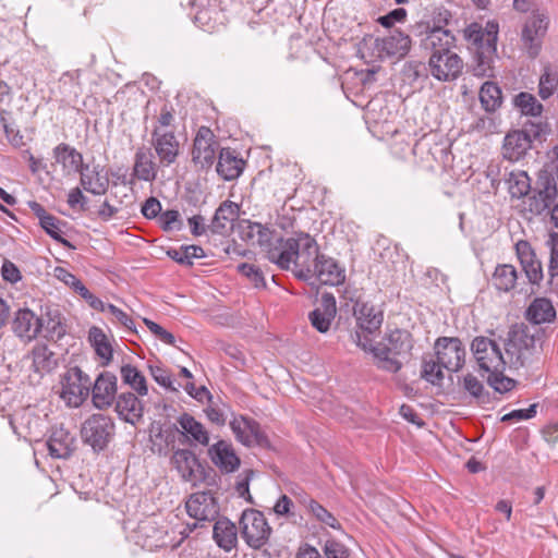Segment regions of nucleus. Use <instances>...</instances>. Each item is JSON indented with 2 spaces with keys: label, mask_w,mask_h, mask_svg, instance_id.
I'll return each mask as SVG.
<instances>
[{
  "label": "nucleus",
  "mask_w": 558,
  "mask_h": 558,
  "mask_svg": "<svg viewBox=\"0 0 558 558\" xmlns=\"http://www.w3.org/2000/svg\"><path fill=\"white\" fill-rule=\"evenodd\" d=\"M167 254L171 259L184 266H192L193 258H204L206 256L203 247L198 245H183L180 248H171Z\"/></svg>",
  "instance_id": "nucleus-49"
},
{
  "label": "nucleus",
  "mask_w": 558,
  "mask_h": 558,
  "mask_svg": "<svg viewBox=\"0 0 558 558\" xmlns=\"http://www.w3.org/2000/svg\"><path fill=\"white\" fill-rule=\"evenodd\" d=\"M435 353L440 365L449 372L460 371L465 362V348L457 337H440L435 342Z\"/></svg>",
  "instance_id": "nucleus-11"
},
{
  "label": "nucleus",
  "mask_w": 558,
  "mask_h": 558,
  "mask_svg": "<svg viewBox=\"0 0 558 558\" xmlns=\"http://www.w3.org/2000/svg\"><path fill=\"white\" fill-rule=\"evenodd\" d=\"M412 153L425 163L426 168L434 169V161L445 162L448 157V147L435 133L423 135L416 141Z\"/></svg>",
  "instance_id": "nucleus-13"
},
{
  "label": "nucleus",
  "mask_w": 558,
  "mask_h": 558,
  "mask_svg": "<svg viewBox=\"0 0 558 558\" xmlns=\"http://www.w3.org/2000/svg\"><path fill=\"white\" fill-rule=\"evenodd\" d=\"M207 453L210 461L223 473H233L240 468L241 460L227 440L220 439L209 446Z\"/></svg>",
  "instance_id": "nucleus-20"
},
{
  "label": "nucleus",
  "mask_w": 558,
  "mask_h": 558,
  "mask_svg": "<svg viewBox=\"0 0 558 558\" xmlns=\"http://www.w3.org/2000/svg\"><path fill=\"white\" fill-rule=\"evenodd\" d=\"M230 427L236 440L246 447H267L269 445L267 436L255 420L245 416L234 417L230 422Z\"/></svg>",
  "instance_id": "nucleus-16"
},
{
  "label": "nucleus",
  "mask_w": 558,
  "mask_h": 558,
  "mask_svg": "<svg viewBox=\"0 0 558 558\" xmlns=\"http://www.w3.org/2000/svg\"><path fill=\"white\" fill-rule=\"evenodd\" d=\"M41 319L48 340L57 342L66 335L65 319L58 310L47 311L46 317Z\"/></svg>",
  "instance_id": "nucleus-41"
},
{
  "label": "nucleus",
  "mask_w": 558,
  "mask_h": 558,
  "mask_svg": "<svg viewBox=\"0 0 558 558\" xmlns=\"http://www.w3.org/2000/svg\"><path fill=\"white\" fill-rule=\"evenodd\" d=\"M542 189L538 192V196L543 202V205L538 210L549 208L557 197V185L554 178H545L541 181Z\"/></svg>",
  "instance_id": "nucleus-55"
},
{
  "label": "nucleus",
  "mask_w": 558,
  "mask_h": 558,
  "mask_svg": "<svg viewBox=\"0 0 558 558\" xmlns=\"http://www.w3.org/2000/svg\"><path fill=\"white\" fill-rule=\"evenodd\" d=\"M88 341L94 348L96 354L104 360V365H107L112 360L113 350L102 329L97 326L90 327L88 331Z\"/></svg>",
  "instance_id": "nucleus-44"
},
{
  "label": "nucleus",
  "mask_w": 558,
  "mask_h": 558,
  "mask_svg": "<svg viewBox=\"0 0 558 558\" xmlns=\"http://www.w3.org/2000/svg\"><path fill=\"white\" fill-rule=\"evenodd\" d=\"M283 247L270 252V262L282 270H289L293 265V272L298 279L308 281L324 253L320 252L316 240L306 232H295L294 236L286 239Z\"/></svg>",
  "instance_id": "nucleus-1"
},
{
  "label": "nucleus",
  "mask_w": 558,
  "mask_h": 558,
  "mask_svg": "<svg viewBox=\"0 0 558 558\" xmlns=\"http://www.w3.org/2000/svg\"><path fill=\"white\" fill-rule=\"evenodd\" d=\"M514 106L522 114L537 117L543 111V105L530 93L521 92L513 98Z\"/></svg>",
  "instance_id": "nucleus-52"
},
{
  "label": "nucleus",
  "mask_w": 558,
  "mask_h": 558,
  "mask_svg": "<svg viewBox=\"0 0 558 558\" xmlns=\"http://www.w3.org/2000/svg\"><path fill=\"white\" fill-rule=\"evenodd\" d=\"M550 260L548 272L551 279L558 276V233H551L549 239Z\"/></svg>",
  "instance_id": "nucleus-63"
},
{
  "label": "nucleus",
  "mask_w": 558,
  "mask_h": 558,
  "mask_svg": "<svg viewBox=\"0 0 558 558\" xmlns=\"http://www.w3.org/2000/svg\"><path fill=\"white\" fill-rule=\"evenodd\" d=\"M143 403L132 392H122L118 396L116 411L128 423L135 425L143 417Z\"/></svg>",
  "instance_id": "nucleus-35"
},
{
  "label": "nucleus",
  "mask_w": 558,
  "mask_h": 558,
  "mask_svg": "<svg viewBox=\"0 0 558 558\" xmlns=\"http://www.w3.org/2000/svg\"><path fill=\"white\" fill-rule=\"evenodd\" d=\"M179 432L177 424H171L166 428L161 425L153 428L150 435L151 451L159 456H167L170 448H173L175 441V434Z\"/></svg>",
  "instance_id": "nucleus-38"
},
{
  "label": "nucleus",
  "mask_w": 558,
  "mask_h": 558,
  "mask_svg": "<svg viewBox=\"0 0 558 558\" xmlns=\"http://www.w3.org/2000/svg\"><path fill=\"white\" fill-rule=\"evenodd\" d=\"M213 538L219 548L229 553L238 546V527L228 518H220L214 524Z\"/></svg>",
  "instance_id": "nucleus-34"
},
{
  "label": "nucleus",
  "mask_w": 558,
  "mask_h": 558,
  "mask_svg": "<svg viewBox=\"0 0 558 558\" xmlns=\"http://www.w3.org/2000/svg\"><path fill=\"white\" fill-rule=\"evenodd\" d=\"M478 96L482 108L486 112H495L502 105V92L495 82H485L480 89Z\"/></svg>",
  "instance_id": "nucleus-42"
},
{
  "label": "nucleus",
  "mask_w": 558,
  "mask_h": 558,
  "mask_svg": "<svg viewBox=\"0 0 558 558\" xmlns=\"http://www.w3.org/2000/svg\"><path fill=\"white\" fill-rule=\"evenodd\" d=\"M538 331L537 327L525 324L511 326L505 340V351L510 367L520 368L530 360Z\"/></svg>",
  "instance_id": "nucleus-5"
},
{
  "label": "nucleus",
  "mask_w": 558,
  "mask_h": 558,
  "mask_svg": "<svg viewBox=\"0 0 558 558\" xmlns=\"http://www.w3.org/2000/svg\"><path fill=\"white\" fill-rule=\"evenodd\" d=\"M43 327V319L37 317L29 308H20L15 312L12 329L19 338L27 341L34 340Z\"/></svg>",
  "instance_id": "nucleus-21"
},
{
  "label": "nucleus",
  "mask_w": 558,
  "mask_h": 558,
  "mask_svg": "<svg viewBox=\"0 0 558 558\" xmlns=\"http://www.w3.org/2000/svg\"><path fill=\"white\" fill-rule=\"evenodd\" d=\"M239 529L245 544L255 550L264 547L272 533L264 513L256 509H245L242 512Z\"/></svg>",
  "instance_id": "nucleus-7"
},
{
  "label": "nucleus",
  "mask_w": 558,
  "mask_h": 558,
  "mask_svg": "<svg viewBox=\"0 0 558 558\" xmlns=\"http://www.w3.org/2000/svg\"><path fill=\"white\" fill-rule=\"evenodd\" d=\"M527 319L531 326L537 327L543 323H549L556 317V310L547 299H535L526 311Z\"/></svg>",
  "instance_id": "nucleus-40"
},
{
  "label": "nucleus",
  "mask_w": 558,
  "mask_h": 558,
  "mask_svg": "<svg viewBox=\"0 0 558 558\" xmlns=\"http://www.w3.org/2000/svg\"><path fill=\"white\" fill-rule=\"evenodd\" d=\"M121 378L124 384L129 385L140 396L144 397L148 393L146 379L144 375L133 365L125 364L121 367Z\"/></svg>",
  "instance_id": "nucleus-48"
},
{
  "label": "nucleus",
  "mask_w": 558,
  "mask_h": 558,
  "mask_svg": "<svg viewBox=\"0 0 558 558\" xmlns=\"http://www.w3.org/2000/svg\"><path fill=\"white\" fill-rule=\"evenodd\" d=\"M422 46L430 50L432 54L449 52L456 46V37L441 25L427 26L426 35L422 39Z\"/></svg>",
  "instance_id": "nucleus-25"
},
{
  "label": "nucleus",
  "mask_w": 558,
  "mask_h": 558,
  "mask_svg": "<svg viewBox=\"0 0 558 558\" xmlns=\"http://www.w3.org/2000/svg\"><path fill=\"white\" fill-rule=\"evenodd\" d=\"M177 425L180 426L179 432L185 436L191 444H198L204 447L209 445V433L205 426L195 420L194 416L184 412L177 420Z\"/></svg>",
  "instance_id": "nucleus-32"
},
{
  "label": "nucleus",
  "mask_w": 558,
  "mask_h": 558,
  "mask_svg": "<svg viewBox=\"0 0 558 558\" xmlns=\"http://www.w3.org/2000/svg\"><path fill=\"white\" fill-rule=\"evenodd\" d=\"M463 388L474 398L481 399L484 395L483 384L472 374L463 378Z\"/></svg>",
  "instance_id": "nucleus-64"
},
{
  "label": "nucleus",
  "mask_w": 558,
  "mask_h": 558,
  "mask_svg": "<svg viewBox=\"0 0 558 558\" xmlns=\"http://www.w3.org/2000/svg\"><path fill=\"white\" fill-rule=\"evenodd\" d=\"M218 142L208 126H201L193 141L192 161L199 169L210 168L216 159Z\"/></svg>",
  "instance_id": "nucleus-12"
},
{
  "label": "nucleus",
  "mask_w": 558,
  "mask_h": 558,
  "mask_svg": "<svg viewBox=\"0 0 558 558\" xmlns=\"http://www.w3.org/2000/svg\"><path fill=\"white\" fill-rule=\"evenodd\" d=\"M255 244H257L263 252H265L267 259L270 262V252L274 248L283 247V243L286 239L277 235L275 230L269 229L268 227L260 223V230L255 232Z\"/></svg>",
  "instance_id": "nucleus-46"
},
{
  "label": "nucleus",
  "mask_w": 558,
  "mask_h": 558,
  "mask_svg": "<svg viewBox=\"0 0 558 558\" xmlns=\"http://www.w3.org/2000/svg\"><path fill=\"white\" fill-rule=\"evenodd\" d=\"M143 322L160 341L170 345H174L175 338L171 332L148 318H144Z\"/></svg>",
  "instance_id": "nucleus-62"
},
{
  "label": "nucleus",
  "mask_w": 558,
  "mask_h": 558,
  "mask_svg": "<svg viewBox=\"0 0 558 558\" xmlns=\"http://www.w3.org/2000/svg\"><path fill=\"white\" fill-rule=\"evenodd\" d=\"M508 191L513 198L525 196L531 189L530 178L523 170H512L505 174Z\"/></svg>",
  "instance_id": "nucleus-45"
},
{
  "label": "nucleus",
  "mask_w": 558,
  "mask_h": 558,
  "mask_svg": "<svg viewBox=\"0 0 558 558\" xmlns=\"http://www.w3.org/2000/svg\"><path fill=\"white\" fill-rule=\"evenodd\" d=\"M413 349V338L411 332L405 329H395L387 333L380 342L372 345L369 342L368 350L376 360L378 368L398 373L403 361L410 360Z\"/></svg>",
  "instance_id": "nucleus-3"
},
{
  "label": "nucleus",
  "mask_w": 558,
  "mask_h": 558,
  "mask_svg": "<svg viewBox=\"0 0 558 558\" xmlns=\"http://www.w3.org/2000/svg\"><path fill=\"white\" fill-rule=\"evenodd\" d=\"M240 207L236 203L225 201L216 209L208 229L215 234H227L233 228V222L238 219Z\"/></svg>",
  "instance_id": "nucleus-28"
},
{
  "label": "nucleus",
  "mask_w": 558,
  "mask_h": 558,
  "mask_svg": "<svg viewBox=\"0 0 558 558\" xmlns=\"http://www.w3.org/2000/svg\"><path fill=\"white\" fill-rule=\"evenodd\" d=\"M174 108L163 105L155 118L150 132V145L161 168L177 163L181 153L182 143L174 126Z\"/></svg>",
  "instance_id": "nucleus-2"
},
{
  "label": "nucleus",
  "mask_w": 558,
  "mask_h": 558,
  "mask_svg": "<svg viewBox=\"0 0 558 558\" xmlns=\"http://www.w3.org/2000/svg\"><path fill=\"white\" fill-rule=\"evenodd\" d=\"M113 435L114 423L111 417L104 414H93L82 424V440L95 452L105 450Z\"/></svg>",
  "instance_id": "nucleus-8"
},
{
  "label": "nucleus",
  "mask_w": 558,
  "mask_h": 558,
  "mask_svg": "<svg viewBox=\"0 0 558 558\" xmlns=\"http://www.w3.org/2000/svg\"><path fill=\"white\" fill-rule=\"evenodd\" d=\"M136 536L142 547L150 551L168 546L167 532L150 519L138 524Z\"/></svg>",
  "instance_id": "nucleus-26"
},
{
  "label": "nucleus",
  "mask_w": 558,
  "mask_h": 558,
  "mask_svg": "<svg viewBox=\"0 0 558 558\" xmlns=\"http://www.w3.org/2000/svg\"><path fill=\"white\" fill-rule=\"evenodd\" d=\"M353 316L357 330L351 336L352 340L356 345L367 351L371 340L366 335H372L380 328L384 314L374 304L359 299L353 305Z\"/></svg>",
  "instance_id": "nucleus-6"
},
{
  "label": "nucleus",
  "mask_w": 558,
  "mask_h": 558,
  "mask_svg": "<svg viewBox=\"0 0 558 558\" xmlns=\"http://www.w3.org/2000/svg\"><path fill=\"white\" fill-rule=\"evenodd\" d=\"M517 255L529 281L533 284L538 283L543 279L542 264L536 258L527 241H519L515 244Z\"/></svg>",
  "instance_id": "nucleus-30"
},
{
  "label": "nucleus",
  "mask_w": 558,
  "mask_h": 558,
  "mask_svg": "<svg viewBox=\"0 0 558 558\" xmlns=\"http://www.w3.org/2000/svg\"><path fill=\"white\" fill-rule=\"evenodd\" d=\"M238 271L246 277L255 288H265L266 281L263 271L253 264L242 263L238 265Z\"/></svg>",
  "instance_id": "nucleus-56"
},
{
  "label": "nucleus",
  "mask_w": 558,
  "mask_h": 558,
  "mask_svg": "<svg viewBox=\"0 0 558 558\" xmlns=\"http://www.w3.org/2000/svg\"><path fill=\"white\" fill-rule=\"evenodd\" d=\"M324 554L326 558H349L348 548L335 539L326 541Z\"/></svg>",
  "instance_id": "nucleus-61"
},
{
  "label": "nucleus",
  "mask_w": 558,
  "mask_h": 558,
  "mask_svg": "<svg viewBox=\"0 0 558 558\" xmlns=\"http://www.w3.org/2000/svg\"><path fill=\"white\" fill-rule=\"evenodd\" d=\"M260 230V223L251 221L248 219L240 220L238 223V231L240 234V238L243 241L250 242L252 244H255V232H258Z\"/></svg>",
  "instance_id": "nucleus-60"
},
{
  "label": "nucleus",
  "mask_w": 558,
  "mask_h": 558,
  "mask_svg": "<svg viewBox=\"0 0 558 558\" xmlns=\"http://www.w3.org/2000/svg\"><path fill=\"white\" fill-rule=\"evenodd\" d=\"M307 511L320 523H324L332 529L340 526L338 520L333 517V514L317 501H315V504L312 505V507Z\"/></svg>",
  "instance_id": "nucleus-59"
},
{
  "label": "nucleus",
  "mask_w": 558,
  "mask_h": 558,
  "mask_svg": "<svg viewBox=\"0 0 558 558\" xmlns=\"http://www.w3.org/2000/svg\"><path fill=\"white\" fill-rule=\"evenodd\" d=\"M466 36L473 41L474 64L473 73L478 77H494V60L497 52L498 25L488 23L486 31L477 24H472Z\"/></svg>",
  "instance_id": "nucleus-4"
},
{
  "label": "nucleus",
  "mask_w": 558,
  "mask_h": 558,
  "mask_svg": "<svg viewBox=\"0 0 558 558\" xmlns=\"http://www.w3.org/2000/svg\"><path fill=\"white\" fill-rule=\"evenodd\" d=\"M505 371H488L487 384L497 392L506 393L515 386V380L504 375Z\"/></svg>",
  "instance_id": "nucleus-54"
},
{
  "label": "nucleus",
  "mask_w": 558,
  "mask_h": 558,
  "mask_svg": "<svg viewBox=\"0 0 558 558\" xmlns=\"http://www.w3.org/2000/svg\"><path fill=\"white\" fill-rule=\"evenodd\" d=\"M532 140L529 129L514 130L504 141V156L509 160H519L531 148Z\"/></svg>",
  "instance_id": "nucleus-31"
},
{
  "label": "nucleus",
  "mask_w": 558,
  "mask_h": 558,
  "mask_svg": "<svg viewBox=\"0 0 558 558\" xmlns=\"http://www.w3.org/2000/svg\"><path fill=\"white\" fill-rule=\"evenodd\" d=\"M80 184L88 193L93 195H104L107 193L109 187V177L104 171V167L95 165H83L82 169L78 170Z\"/></svg>",
  "instance_id": "nucleus-23"
},
{
  "label": "nucleus",
  "mask_w": 558,
  "mask_h": 558,
  "mask_svg": "<svg viewBox=\"0 0 558 558\" xmlns=\"http://www.w3.org/2000/svg\"><path fill=\"white\" fill-rule=\"evenodd\" d=\"M46 446L51 458L69 459L76 449V438L61 424L51 428Z\"/></svg>",
  "instance_id": "nucleus-19"
},
{
  "label": "nucleus",
  "mask_w": 558,
  "mask_h": 558,
  "mask_svg": "<svg viewBox=\"0 0 558 558\" xmlns=\"http://www.w3.org/2000/svg\"><path fill=\"white\" fill-rule=\"evenodd\" d=\"M171 463L177 469L184 482H193V485H196V470L201 468V463L192 450H173Z\"/></svg>",
  "instance_id": "nucleus-33"
},
{
  "label": "nucleus",
  "mask_w": 558,
  "mask_h": 558,
  "mask_svg": "<svg viewBox=\"0 0 558 558\" xmlns=\"http://www.w3.org/2000/svg\"><path fill=\"white\" fill-rule=\"evenodd\" d=\"M314 278L323 284L339 286L345 280V270L336 259L323 254L316 267V271L313 272V279Z\"/></svg>",
  "instance_id": "nucleus-29"
},
{
  "label": "nucleus",
  "mask_w": 558,
  "mask_h": 558,
  "mask_svg": "<svg viewBox=\"0 0 558 558\" xmlns=\"http://www.w3.org/2000/svg\"><path fill=\"white\" fill-rule=\"evenodd\" d=\"M374 48L377 51L376 57L384 59L387 57H404L411 48V39L399 29H392L388 35L374 39Z\"/></svg>",
  "instance_id": "nucleus-18"
},
{
  "label": "nucleus",
  "mask_w": 558,
  "mask_h": 558,
  "mask_svg": "<svg viewBox=\"0 0 558 558\" xmlns=\"http://www.w3.org/2000/svg\"><path fill=\"white\" fill-rule=\"evenodd\" d=\"M16 424L24 428L25 436H28L31 439H35L43 433L41 417L31 410H23L10 418V425L14 433L22 434L19 432Z\"/></svg>",
  "instance_id": "nucleus-39"
},
{
  "label": "nucleus",
  "mask_w": 558,
  "mask_h": 558,
  "mask_svg": "<svg viewBox=\"0 0 558 558\" xmlns=\"http://www.w3.org/2000/svg\"><path fill=\"white\" fill-rule=\"evenodd\" d=\"M32 356L35 372L49 373L58 365L54 353L47 344H36L32 350Z\"/></svg>",
  "instance_id": "nucleus-43"
},
{
  "label": "nucleus",
  "mask_w": 558,
  "mask_h": 558,
  "mask_svg": "<svg viewBox=\"0 0 558 558\" xmlns=\"http://www.w3.org/2000/svg\"><path fill=\"white\" fill-rule=\"evenodd\" d=\"M149 373L151 377L155 379L157 384L165 387L166 389L178 392L180 384L178 386L174 385V380L172 379L169 372L161 366L158 365H149Z\"/></svg>",
  "instance_id": "nucleus-57"
},
{
  "label": "nucleus",
  "mask_w": 558,
  "mask_h": 558,
  "mask_svg": "<svg viewBox=\"0 0 558 558\" xmlns=\"http://www.w3.org/2000/svg\"><path fill=\"white\" fill-rule=\"evenodd\" d=\"M40 227L49 234L54 241L59 242L66 248L74 250L75 246L62 236V227L66 225L65 221L60 220L53 215H49L40 223Z\"/></svg>",
  "instance_id": "nucleus-51"
},
{
  "label": "nucleus",
  "mask_w": 558,
  "mask_h": 558,
  "mask_svg": "<svg viewBox=\"0 0 558 558\" xmlns=\"http://www.w3.org/2000/svg\"><path fill=\"white\" fill-rule=\"evenodd\" d=\"M53 158L59 163L65 173L78 172L82 169L83 155L74 147L66 143H60L53 150Z\"/></svg>",
  "instance_id": "nucleus-37"
},
{
  "label": "nucleus",
  "mask_w": 558,
  "mask_h": 558,
  "mask_svg": "<svg viewBox=\"0 0 558 558\" xmlns=\"http://www.w3.org/2000/svg\"><path fill=\"white\" fill-rule=\"evenodd\" d=\"M548 19L543 14L533 15L522 28V47L531 58H536L542 48V40L546 34Z\"/></svg>",
  "instance_id": "nucleus-17"
},
{
  "label": "nucleus",
  "mask_w": 558,
  "mask_h": 558,
  "mask_svg": "<svg viewBox=\"0 0 558 558\" xmlns=\"http://www.w3.org/2000/svg\"><path fill=\"white\" fill-rule=\"evenodd\" d=\"M471 351L482 372L506 369L507 360L498 343L487 337H475L471 343Z\"/></svg>",
  "instance_id": "nucleus-9"
},
{
  "label": "nucleus",
  "mask_w": 558,
  "mask_h": 558,
  "mask_svg": "<svg viewBox=\"0 0 558 558\" xmlns=\"http://www.w3.org/2000/svg\"><path fill=\"white\" fill-rule=\"evenodd\" d=\"M61 385V397L69 405L78 407L88 397L92 380L80 367L74 366L63 375Z\"/></svg>",
  "instance_id": "nucleus-10"
},
{
  "label": "nucleus",
  "mask_w": 558,
  "mask_h": 558,
  "mask_svg": "<svg viewBox=\"0 0 558 558\" xmlns=\"http://www.w3.org/2000/svg\"><path fill=\"white\" fill-rule=\"evenodd\" d=\"M428 65L430 74L441 82L457 80L463 70L462 59L451 50L440 54H430Z\"/></svg>",
  "instance_id": "nucleus-15"
},
{
  "label": "nucleus",
  "mask_w": 558,
  "mask_h": 558,
  "mask_svg": "<svg viewBox=\"0 0 558 558\" xmlns=\"http://www.w3.org/2000/svg\"><path fill=\"white\" fill-rule=\"evenodd\" d=\"M518 276L512 265H498L493 274L492 282L494 287L502 292H508L515 287Z\"/></svg>",
  "instance_id": "nucleus-47"
},
{
  "label": "nucleus",
  "mask_w": 558,
  "mask_h": 558,
  "mask_svg": "<svg viewBox=\"0 0 558 558\" xmlns=\"http://www.w3.org/2000/svg\"><path fill=\"white\" fill-rule=\"evenodd\" d=\"M151 148L145 146L136 149L133 163V177L145 182H153L158 174L159 161Z\"/></svg>",
  "instance_id": "nucleus-24"
},
{
  "label": "nucleus",
  "mask_w": 558,
  "mask_h": 558,
  "mask_svg": "<svg viewBox=\"0 0 558 558\" xmlns=\"http://www.w3.org/2000/svg\"><path fill=\"white\" fill-rule=\"evenodd\" d=\"M187 514L197 521H211L219 514V504L210 490L196 492L185 502Z\"/></svg>",
  "instance_id": "nucleus-14"
},
{
  "label": "nucleus",
  "mask_w": 558,
  "mask_h": 558,
  "mask_svg": "<svg viewBox=\"0 0 558 558\" xmlns=\"http://www.w3.org/2000/svg\"><path fill=\"white\" fill-rule=\"evenodd\" d=\"M244 160L230 148H222L216 166L217 173L227 181L236 179L243 171Z\"/></svg>",
  "instance_id": "nucleus-36"
},
{
  "label": "nucleus",
  "mask_w": 558,
  "mask_h": 558,
  "mask_svg": "<svg viewBox=\"0 0 558 558\" xmlns=\"http://www.w3.org/2000/svg\"><path fill=\"white\" fill-rule=\"evenodd\" d=\"M440 363L434 360H423L421 377L432 385H440L444 379Z\"/></svg>",
  "instance_id": "nucleus-53"
},
{
  "label": "nucleus",
  "mask_w": 558,
  "mask_h": 558,
  "mask_svg": "<svg viewBox=\"0 0 558 558\" xmlns=\"http://www.w3.org/2000/svg\"><path fill=\"white\" fill-rule=\"evenodd\" d=\"M337 314L336 298L332 293H323L320 304L308 314L311 325L319 332L329 330Z\"/></svg>",
  "instance_id": "nucleus-22"
},
{
  "label": "nucleus",
  "mask_w": 558,
  "mask_h": 558,
  "mask_svg": "<svg viewBox=\"0 0 558 558\" xmlns=\"http://www.w3.org/2000/svg\"><path fill=\"white\" fill-rule=\"evenodd\" d=\"M93 403L97 409H105L112 404L117 393L116 375L104 372L98 375L93 386Z\"/></svg>",
  "instance_id": "nucleus-27"
},
{
  "label": "nucleus",
  "mask_w": 558,
  "mask_h": 558,
  "mask_svg": "<svg viewBox=\"0 0 558 558\" xmlns=\"http://www.w3.org/2000/svg\"><path fill=\"white\" fill-rule=\"evenodd\" d=\"M159 225L163 231L181 230L182 220L178 210L170 209L161 213L158 217Z\"/></svg>",
  "instance_id": "nucleus-58"
},
{
  "label": "nucleus",
  "mask_w": 558,
  "mask_h": 558,
  "mask_svg": "<svg viewBox=\"0 0 558 558\" xmlns=\"http://www.w3.org/2000/svg\"><path fill=\"white\" fill-rule=\"evenodd\" d=\"M558 93V72L550 65L544 66L538 82V95L543 100Z\"/></svg>",
  "instance_id": "nucleus-50"
}]
</instances>
